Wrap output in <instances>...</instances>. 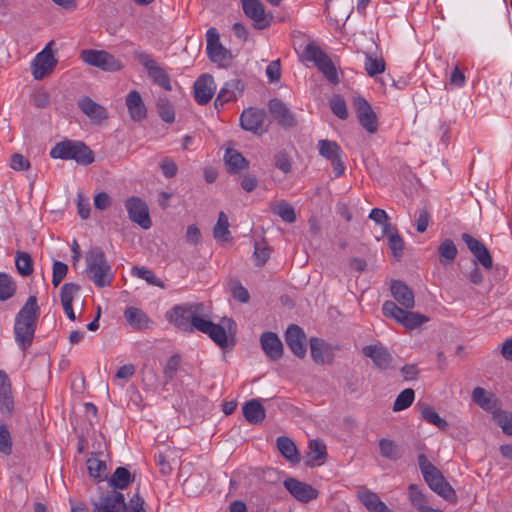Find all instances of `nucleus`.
Returning a JSON list of instances; mask_svg holds the SVG:
<instances>
[{"mask_svg":"<svg viewBox=\"0 0 512 512\" xmlns=\"http://www.w3.org/2000/svg\"><path fill=\"white\" fill-rule=\"evenodd\" d=\"M39 315L37 299L30 296L15 318V341L21 350H26L33 341Z\"/></svg>","mask_w":512,"mask_h":512,"instance_id":"obj_1","label":"nucleus"},{"mask_svg":"<svg viewBox=\"0 0 512 512\" xmlns=\"http://www.w3.org/2000/svg\"><path fill=\"white\" fill-rule=\"evenodd\" d=\"M203 316H207V309L201 303L176 305L166 313V319L184 331H193L198 327Z\"/></svg>","mask_w":512,"mask_h":512,"instance_id":"obj_2","label":"nucleus"},{"mask_svg":"<svg viewBox=\"0 0 512 512\" xmlns=\"http://www.w3.org/2000/svg\"><path fill=\"white\" fill-rule=\"evenodd\" d=\"M49 155L53 159L74 160L84 166L94 162L93 151L82 141L65 139L56 143Z\"/></svg>","mask_w":512,"mask_h":512,"instance_id":"obj_3","label":"nucleus"},{"mask_svg":"<svg viewBox=\"0 0 512 512\" xmlns=\"http://www.w3.org/2000/svg\"><path fill=\"white\" fill-rule=\"evenodd\" d=\"M86 271L90 280L97 287L110 286L113 280L111 266L99 248H91L86 255Z\"/></svg>","mask_w":512,"mask_h":512,"instance_id":"obj_4","label":"nucleus"},{"mask_svg":"<svg viewBox=\"0 0 512 512\" xmlns=\"http://www.w3.org/2000/svg\"><path fill=\"white\" fill-rule=\"evenodd\" d=\"M302 60L313 62L331 83L338 82V74L331 59L316 44L310 42L304 48Z\"/></svg>","mask_w":512,"mask_h":512,"instance_id":"obj_5","label":"nucleus"},{"mask_svg":"<svg viewBox=\"0 0 512 512\" xmlns=\"http://www.w3.org/2000/svg\"><path fill=\"white\" fill-rule=\"evenodd\" d=\"M382 312L386 317L394 319L397 323L409 330H413L428 321L426 316L417 312L404 310L393 301L384 302Z\"/></svg>","mask_w":512,"mask_h":512,"instance_id":"obj_6","label":"nucleus"},{"mask_svg":"<svg viewBox=\"0 0 512 512\" xmlns=\"http://www.w3.org/2000/svg\"><path fill=\"white\" fill-rule=\"evenodd\" d=\"M134 56L135 59L146 69L149 78L154 84L162 87L166 91L172 90L168 73L153 59L150 54L144 51H136Z\"/></svg>","mask_w":512,"mask_h":512,"instance_id":"obj_7","label":"nucleus"},{"mask_svg":"<svg viewBox=\"0 0 512 512\" xmlns=\"http://www.w3.org/2000/svg\"><path fill=\"white\" fill-rule=\"evenodd\" d=\"M80 58L86 64L107 72H116L123 67L119 59L104 50L85 49L81 51Z\"/></svg>","mask_w":512,"mask_h":512,"instance_id":"obj_8","label":"nucleus"},{"mask_svg":"<svg viewBox=\"0 0 512 512\" xmlns=\"http://www.w3.org/2000/svg\"><path fill=\"white\" fill-rule=\"evenodd\" d=\"M52 43L53 42H49L46 47L35 56L31 64L32 75L36 80H41L51 74L57 65L58 61L50 48Z\"/></svg>","mask_w":512,"mask_h":512,"instance_id":"obj_9","label":"nucleus"},{"mask_svg":"<svg viewBox=\"0 0 512 512\" xmlns=\"http://www.w3.org/2000/svg\"><path fill=\"white\" fill-rule=\"evenodd\" d=\"M244 14L253 21L255 29L268 28L272 22V15L265 12L260 0H240Z\"/></svg>","mask_w":512,"mask_h":512,"instance_id":"obj_10","label":"nucleus"},{"mask_svg":"<svg viewBox=\"0 0 512 512\" xmlns=\"http://www.w3.org/2000/svg\"><path fill=\"white\" fill-rule=\"evenodd\" d=\"M353 107L361 126L370 134L376 133L378 130V120L368 101L363 97H356L353 101Z\"/></svg>","mask_w":512,"mask_h":512,"instance_id":"obj_11","label":"nucleus"},{"mask_svg":"<svg viewBox=\"0 0 512 512\" xmlns=\"http://www.w3.org/2000/svg\"><path fill=\"white\" fill-rule=\"evenodd\" d=\"M93 512H124L126 508L125 497L122 493L111 491L100 496L92 502Z\"/></svg>","mask_w":512,"mask_h":512,"instance_id":"obj_12","label":"nucleus"},{"mask_svg":"<svg viewBox=\"0 0 512 512\" xmlns=\"http://www.w3.org/2000/svg\"><path fill=\"white\" fill-rule=\"evenodd\" d=\"M422 475L429 487L438 495L449 501H453L455 499V491L445 481L444 477L436 467Z\"/></svg>","mask_w":512,"mask_h":512,"instance_id":"obj_13","label":"nucleus"},{"mask_svg":"<svg viewBox=\"0 0 512 512\" xmlns=\"http://www.w3.org/2000/svg\"><path fill=\"white\" fill-rule=\"evenodd\" d=\"M266 119V112L263 109L248 108L240 116L242 129L254 134H261L266 130L263 128Z\"/></svg>","mask_w":512,"mask_h":512,"instance_id":"obj_14","label":"nucleus"},{"mask_svg":"<svg viewBox=\"0 0 512 512\" xmlns=\"http://www.w3.org/2000/svg\"><path fill=\"white\" fill-rule=\"evenodd\" d=\"M284 487L296 500L303 503H307L318 497L317 489L295 478L286 479L284 481Z\"/></svg>","mask_w":512,"mask_h":512,"instance_id":"obj_15","label":"nucleus"},{"mask_svg":"<svg viewBox=\"0 0 512 512\" xmlns=\"http://www.w3.org/2000/svg\"><path fill=\"white\" fill-rule=\"evenodd\" d=\"M193 88L195 101L200 105H205L212 99L216 85L211 75L203 74L197 78Z\"/></svg>","mask_w":512,"mask_h":512,"instance_id":"obj_16","label":"nucleus"},{"mask_svg":"<svg viewBox=\"0 0 512 512\" xmlns=\"http://www.w3.org/2000/svg\"><path fill=\"white\" fill-rule=\"evenodd\" d=\"M196 330L207 334L220 347H227L228 338L224 326L213 323L209 318L208 310L207 316H203Z\"/></svg>","mask_w":512,"mask_h":512,"instance_id":"obj_17","label":"nucleus"},{"mask_svg":"<svg viewBox=\"0 0 512 512\" xmlns=\"http://www.w3.org/2000/svg\"><path fill=\"white\" fill-rule=\"evenodd\" d=\"M270 114L273 119L283 128L289 129L295 127L297 122L293 113L279 99H272L268 104Z\"/></svg>","mask_w":512,"mask_h":512,"instance_id":"obj_18","label":"nucleus"},{"mask_svg":"<svg viewBox=\"0 0 512 512\" xmlns=\"http://www.w3.org/2000/svg\"><path fill=\"white\" fill-rule=\"evenodd\" d=\"M462 239L465 242L469 251L475 256L477 261L485 268L490 269L493 265L492 257L485 247V245L480 242L478 239L472 237L471 235L464 233L462 235Z\"/></svg>","mask_w":512,"mask_h":512,"instance_id":"obj_19","label":"nucleus"},{"mask_svg":"<svg viewBox=\"0 0 512 512\" xmlns=\"http://www.w3.org/2000/svg\"><path fill=\"white\" fill-rule=\"evenodd\" d=\"M129 218L135 224H150L147 204L139 197L132 196L125 201Z\"/></svg>","mask_w":512,"mask_h":512,"instance_id":"obj_20","label":"nucleus"},{"mask_svg":"<svg viewBox=\"0 0 512 512\" xmlns=\"http://www.w3.org/2000/svg\"><path fill=\"white\" fill-rule=\"evenodd\" d=\"M286 343L297 357H303L306 353V336L297 325H290L286 330Z\"/></svg>","mask_w":512,"mask_h":512,"instance_id":"obj_21","label":"nucleus"},{"mask_svg":"<svg viewBox=\"0 0 512 512\" xmlns=\"http://www.w3.org/2000/svg\"><path fill=\"white\" fill-rule=\"evenodd\" d=\"M125 104L129 116L134 122H142L147 118V108L137 90H132L127 94Z\"/></svg>","mask_w":512,"mask_h":512,"instance_id":"obj_22","label":"nucleus"},{"mask_svg":"<svg viewBox=\"0 0 512 512\" xmlns=\"http://www.w3.org/2000/svg\"><path fill=\"white\" fill-rule=\"evenodd\" d=\"M124 318L135 331L149 329L153 322L148 315L140 308L129 306L124 310Z\"/></svg>","mask_w":512,"mask_h":512,"instance_id":"obj_23","label":"nucleus"},{"mask_svg":"<svg viewBox=\"0 0 512 512\" xmlns=\"http://www.w3.org/2000/svg\"><path fill=\"white\" fill-rule=\"evenodd\" d=\"M244 85L239 79H231L227 81L220 89L217 98L215 99V106L223 105L227 102L236 100L243 92Z\"/></svg>","mask_w":512,"mask_h":512,"instance_id":"obj_24","label":"nucleus"},{"mask_svg":"<svg viewBox=\"0 0 512 512\" xmlns=\"http://www.w3.org/2000/svg\"><path fill=\"white\" fill-rule=\"evenodd\" d=\"M14 409L11 382L5 371L0 370V411L10 414Z\"/></svg>","mask_w":512,"mask_h":512,"instance_id":"obj_25","label":"nucleus"},{"mask_svg":"<svg viewBox=\"0 0 512 512\" xmlns=\"http://www.w3.org/2000/svg\"><path fill=\"white\" fill-rule=\"evenodd\" d=\"M77 104L79 109L92 121L100 123L108 117L106 109L88 96L80 98Z\"/></svg>","mask_w":512,"mask_h":512,"instance_id":"obj_26","label":"nucleus"},{"mask_svg":"<svg viewBox=\"0 0 512 512\" xmlns=\"http://www.w3.org/2000/svg\"><path fill=\"white\" fill-rule=\"evenodd\" d=\"M261 347L267 357L276 360L283 354V345L279 337L273 332H265L260 338Z\"/></svg>","mask_w":512,"mask_h":512,"instance_id":"obj_27","label":"nucleus"},{"mask_svg":"<svg viewBox=\"0 0 512 512\" xmlns=\"http://www.w3.org/2000/svg\"><path fill=\"white\" fill-rule=\"evenodd\" d=\"M363 354L370 358L380 369L389 368L392 357L388 350L381 345H368L363 348Z\"/></svg>","mask_w":512,"mask_h":512,"instance_id":"obj_28","label":"nucleus"},{"mask_svg":"<svg viewBox=\"0 0 512 512\" xmlns=\"http://www.w3.org/2000/svg\"><path fill=\"white\" fill-rule=\"evenodd\" d=\"M393 298L406 309L414 307L415 299L412 290L402 281L395 280L391 284Z\"/></svg>","mask_w":512,"mask_h":512,"instance_id":"obj_29","label":"nucleus"},{"mask_svg":"<svg viewBox=\"0 0 512 512\" xmlns=\"http://www.w3.org/2000/svg\"><path fill=\"white\" fill-rule=\"evenodd\" d=\"M358 498L370 512H393L376 493L368 489L359 491Z\"/></svg>","mask_w":512,"mask_h":512,"instance_id":"obj_30","label":"nucleus"},{"mask_svg":"<svg viewBox=\"0 0 512 512\" xmlns=\"http://www.w3.org/2000/svg\"><path fill=\"white\" fill-rule=\"evenodd\" d=\"M242 412L250 424H260L266 416L265 409L259 399L247 401L242 407Z\"/></svg>","mask_w":512,"mask_h":512,"instance_id":"obj_31","label":"nucleus"},{"mask_svg":"<svg viewBox=\"0 0 512 512\" xmlns=\"http://www.w3.org/2000/svg\"><path fill=\"white\" fill-rule=\"evenodd\" d=\"M224 160L228 171L234 174L247 169L249 165L248 161L242 156V154L234 149L226 150Z\"/></svg>","mask_w":512,"mask_h":512,"instance_id":"obj_32","label":"nucleus"},{"mask_svg":"<svg viewBox=\"0 0 512 512\" xmlns=\"http://www.w3.org/2000/svg\"><path fill=\"white\" fill-rule=\"evenodd\" d=\"M276 443L278 450L288 461L292 463H298L300 461V455L291 439L280 436L277 438Z\"/></svg>","mask_w":512,"mask_h":512,"instance_id":"obj_33","label":"nucleus"},{"mask_svg":"<svg viewBox=\"0 0 512 512\" xmlns=\"http://www.w3.org/2000/svg\"><path fill=\"white\" fill-rule=\"evenodd\" d=\"M270 209L273 214L279 216L284 222L293 223L296 220L293 206L284 200L272 202Z\"/></svg>","mask_w":512,"mask_h":512,"instance_id":"obj_34","label":"nucleus"},{"mask_svg":"<svg viewBox=\"0 0 512 512\" xmlns=\"http://www.w3.org/2000/svg\"><path fill=\"white\" fill-rule=\"evenodd\" d=\"M309 454L307 463L311 466L323 464L326 457V446L322 441L311 440L308 445Z\"/></svg>","mask_w":512,"mask_h":512,"instance_id":"obj_35","label":"nucleus"},{"mask_svg":"<svg viewBox=\"0 0 512 512\" xmlns=\"http://www.w3.org/2000/svg\"><path fill=\"white\" fill-rule=\"evenodd\" d=\"M472 399L484 410L493 411L495 408L496 399L494 395L485 391L481 387H476L473 389Z\"/></svg>","mask_w":512,"mask_h":512,"instance_id":"obj_36","label":"nucleus"},{"mask_svg":"<svg viewBox=\"0 0 512 512\" xmlns=\"http://www.w3.org/2000/svg\"><path fill=\"white\" fill-rule=\"evenodd\" d=\"M87 469L90 477L96 482H102L107 479V467L103 460L91 457L87 460Z\"/></svg>","mask_w":512,"mask_h":512,"instance_id":"obj_37","label":"nucleus"},{"mask_svg":"<svg viewBox=\"0 0 512 512\" xmlns=\"http://www.w3.org/2000/svg\"><path fill=\"white\" fill-rule=\"evenodd\" d=\"M438 253L440 263L443 265H449L457 256L456 245L451 239H444L438 247Z\"/></svg>","mask_w":512,"mask_h":512,"instance_id":"obj_38","label":"nucleus"},{"mask_svg":"<svg viewBox=\"0 0 512 512\" xmlns=\"http://www.w3.org/2000/svg\"><path fill=\"white\" fill-rule=\"evenodd\" d=\"M207 55L213 63L224 65L232 59L231 52L226 49L221 43L215 44L211 47H206Z\"/></svg>","mask_w":512,"mask_h":512,"instance_id":"obj_39","label":"nucleus"},{"mask_svg":"<svg viewBox=\"0 0 512 512\" xmlns=\"http://www.w3.org/2000/svg\"><path fill=\"white\" fill-rule=\"evenodd\" d=\"M379 449L381 455L384 458H387L392 461L398 460L402 455V451L399 445L387 438L380 439Z\"/></svg>","mask_w":512,"mask_h":512,"instance_id":"obj_40","label":"nucleus"},{"mask_svg":"<svg viewBox=\"0 0 512 512\" xmlns=\"http://www.w3.org/2000/svg\"><path fill=\"white\" fill-rule=\"evenodd\" d=\"M492 417L497 426H499L503 433L506 435H512V413L495 409L492 411Z\"/></svg>","mask_w":512,"mask_h":512,"instance_id":"obj_41","label":"nucleus"},{"mask_svg":"<svg viewBox=\"0 0 512 512\" xmlns=\"http://www.w3.org/2000/svg\"><path fill=\"white\" fill-rule=\"evenodd\" d=\"M319 154L327 160H332L342 154L340 146L331 140L322 139L317 144Z\"/></svg>","mask_w":512,"mask_h":512,"instance_id":"obj_42","label":"nucleus"},{"mask_svg":"<svg viewBox=\"0 0 512 512\" xmlns=\"http://www.w3.org/2000/svg\"><path fill=\"white\" fill-rule=\"evenodd\" d=\"M311 356L316 363L323 364L328 359V348L324 341L318 338L310 339Z\"/></svg>","mask_w":512,"mask_h":512,"instance_id":"obj_43","label":"nucleus"},{"mask_svg":"<svg viewBox=\"0 0 512 512\" xmlns=\"http://www.w3.org/2000/svg\"><path fill=\"white\" fill-rule=\"evenodd\" d=\"M159 117L166 123H173L175 110L172 103L166 97H160L156 104Z\"/></svg>","mask_w":512,"mask_h":512,"instance_id":"obj_44","label":"nucleus"},{"mask_svg":"<svg viewBox=\"0 0 512 512\" xmlns=\"http://www.w3.org/2000/svg\"><path fill=\"white\" fill-rule=\"evenodd\" d=\"M131 481V474L128 469L118 467L109 480V485L117 489H125Z\"/></svg>","mask_w":512,"mask_h":512,"instance_id":"obj_45","label":"nucleus"},{"mask_svg":"<svg viewBox=\"0 0 512 512\" xmlns=\"http://www.w3.org/2000/svg\"><path fill=\"white\" fill-rule=\"evenodd\" d=\"M364 68L370 77H374L385 71L386 64L382 57H373L367 54L365 57Z\"/></svg>","mask_w":512,"mask_h":512,"instance_id":"obj_46","label":"nucleus"},{"mask_svg":"<svg viewBox=\"0 0 512 512\" xmlns=\"http://www.w3.org/2000/svg\"><path fill=\"white\" fill-rule=\"evenodd\" d=\"M15 266L18 273L22 276H29L33 272L31 256L26 252L16 253Z\"/></svg>","mask_w":512,"mask_h":512,"instance_id":"obj_47","label":"nucleus"},{"mask_svg":"<svg viewBox=\"0 0 512 512\" xmlns=\"http://www.w3.org/2000/svg\"><path fill=\"white\" fill-rule=\"evenodd\" d=\"M132 275L145 280L149 285L164 288V283L151 271L145 267H133Z\"/></svg>","mask_w":512,"mask_h":512,"instance_id":"obj_48","label":"nucleus"},{"mask_svg":"<svg viewBox=\"0 0 512 512\" xmlns=\"http://www.w3.org/2000/svg\"><path fill=\"white\" fill-rule=\"evenodd\" d=\"M421 416L426 422L435 425L441 430H445L448 426L447 421L441 418L439 414L429 406H425L422 408Z\"/></svg>","mask_w":512,"mask_h":512,"instance_id":"obj_49","label":"nucleus"},{"mask_svg":"<svg viewBox=\"0 0 512 512\" xmlns=\"http://www.w3.org/2000/svg\"><path fill=\"white\" fill-rule=\"evenodd\" d=\"M385 228H388L387 230H385V233L387 234V238H388V245H389L393 255L396 258H399L402 255V251H403L402 238L399 236V234L396 231H393L391 229L392 226H385Z\"/></svg>","mask_w":512,"mask_h":512,"instance_id":"obj_50","label":"nucleus"},{"mask_svg":"<svg viewBox=\"0 0 512 512\" xmlns=\"http://www.w3.org/2000/svg\"><path fill=\"white\" fill-rule=\"evenodd\" d=\"M415 393L412 389H404L395 399L393 404L394 411H402L407 409L414 401Z\"/></svg>","mask_w":512,"mask_h":512,"instance_id":"obj_51","label":"nucleus"},{"mask_svg":"<svg viewBox=\"0 0 512 512\" xmlns=\"http://www.w3.org/2000/svg\"><path fill=\"white\" fill-rule=\"evenodd\" d=\"M270 257V248L265 241H254L253 258L257 265H263Z\"/></svg>","mask_w":512,"mask_h":512,"instance_id":"obj_52","label":"nucleus"},{"mask_svg":"<svg viewBox=\"0 0 512 512\" xmlns=\"http://www.w3.org/2000/svg\"><path fill=\"white\" fill-rule=\"evenodd\" d=\"M15 292V285L9 275L0 272V300L11 298Z\"/></svg>","mask_w":512,"mask_h":512,"instance_id":"obj_53","label":"nucleus"},{"mask_svg":"<svg viewBox=\"0 0 512 512\" xmlns=\"http://www.w3.org/2000/svg\"><path fill=\"white\" fill-rule=\"evenodd\" d=\"M80 290L79 285L74 283H65L61 287V304L62 306H68L73 303L74 298L78 295Z\"/></svg>","mask_w":512,"mask_h":512,"instance_id":"obj_54","label":"nucleus"},{"mask_svg":"<svg viewBox=\"0 0 512 512\" xmlns=\"http://www.w3.org/2000/svg\"><path fill=\"white\" fill-rule=\"evenodd\" d=\"M330 108L334 115L340 119L348 117L347 107L344 99L340 95H333L330 99Z\"/></svg>","mask_w":512,"mask_h":512,"instance_id":"obj_55","label":"nucleus"},{"mask_svg":"<svg viewBox=\"0 0 512 512\" xmlns=\"http://www.w3.org/2000/svg\"><path fill=\"white\" fill-rule=\"evenodd\" d=\"M409 498L414 507L422 512L423 509H427L429 506L425 505V497L421 490L414 484L409 486Z\"/></svg>","mask_w":512,"mask_h":512,"instance_id":"obj_56","label":"nucleus"},{"mask_svg":"<svg viewBox=\"0 0 512 512\" xmlns=\"http://www.w3.org/2000/svg\"><path fill=\"white\" fill-rule=\"evenodd\" d=\"M68 266L61 261H54L52 267V284L57 287L61 281L66 277Z\"/></svg>","mask_w":512,"mask_h":512,"instance_id":"obj_57","label":"nucleus"},{"mask_svg":"<svg viewBox=\"0 0 512 512\" xmlns=\"http://www.w3.org/2000/svg\"><path fill=\"white\" fill-rule=\"evenodd\" d=\"M12 450V441L10 432L4 424H0V451L6 455Z\"/></svg>","mask_w":512,"mask_h":512,"instance_id":"obj_58","label":"nucleus"},{"mask_svg":"<svg viewBox=\"0 0 512 512\" xmlns=\"http://www.w3.org/2000/svg\"><path fill=\"white\" fill-rule=\"evenodd\" d=\"M230 289L233 297L239 302L245 303L249 300L248 291L238 282H232Z\"/></svg>","mask_w":512,"mask_h":512,"instance_id":"obj_59","label":"nucleus"},{"mask_svg":"<svg viewBox=\"0 0 512 512\" xmlns=\"http://www.w3.org/2000/svg\"><path fill=\"white\" fill-rule=\"evenodd\" d=\"M77 209L78 214L82 219H87L90 214V202L81 192L77 194Z\"/></svg>","mask_w":512,"mask_h":512,"instance_id":"obj_60","label":"nucleus"},{"mask_svg":"<svg viewBox=\"0 0 512 512\" xmlns=\"http://www.w3.org/2000/svg\"><path fill=\"white\" fill-rule=\"evenodd\" d=\"M144 505V499L136 494L126 504L125 512H146Z\"/></svg>","mask_w":512,"mask_h":512,"instance_id":"obj_61","label":"nucleus"},{"mask_svg":"<svg viewBox=\"0 0 512 512\" xmlns=\"http://www.w3.org/2000/svg\"><path fill=\"white\" fill-rule=\"evenodd\" d=\"M275 166L284 173L291 171V161L289 156L284 152L275 155Z\"/></svg>","mask_w":512,"mask_h":512,"instance_id":"obj_62","label":"nucleus"},{"mask_svg":"<svg viewBox=\"0 0 512 512\" xmlns=\"http://www.w3.org/2000/svg\"><path fill=\"white\" fill-rule=\"evenodd\" d=\"M32 102L37 108H45L50 103V96L45 90H38L34 93Z\"/></svg>","mask_w":512,"mask_h":512,"instance_id":"obj_63","label":"nucleus"},{"mask_svg":"<svg viewBox=\"0 0 512 512\" xmlns=\"http://www.w3.org/2000/svg\"><path fill=\"white\" fill-rule=\"evenodd\" d=\"M266 75L271 82L278 81L281 77L280 60L272 61L266 68Z\"/></svg>","mask_w":512,"mask_h":512,"instance_id":"obj_64","label":"nucleus"}]
</instances>
